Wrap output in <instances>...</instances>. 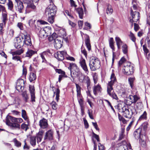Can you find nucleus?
Instances as JSON below:
<instances>
[{
	"instance_id": "nucleus-64",
	"label": "nucleus",
	"mask_w": 150,
	"mask_h": 150,
	"mask_svg": "<svg viewBox=\"0 0 150 150\" xmlns=\"http://www.w3.org/2000/svg\"><path fill=\"white\" fill-rule=\"evenodd\" d=\"M98 147L99 150H104V146L100 143L98 144Z\"/></svg>"
},
{
	"instance_id": "nucleus-49",
	"label": "nucleus",
	"mask_w": 150,
	"mask_h": 150,
	"mask_svg": "<svg viewBox=\"0 0 150 150\" xmlns=\"http://www.w3.org/2000/svg\"><path fill=\"white\" fill-rule=\"evenodd\" d=\"M129 36L131 39L134 42H135L136 41V38L134 35V34L131 32L130 33Z\"/></svg>"
},
{
	"instance_id": "nucleus-9",
	"label": "nucleus",
	"mask_w": 150,
	"mask_h": 150,
	"mask_svg": "<svg viewBox=\"0 0 150 150\" xmlns=\"http://www.w3.org/2000/svg\"><path fill=\"white\" fill-rule=\"evenodd\" d=\"M67 54V52L65 51H58L54 54V56L58 60L62 61Z\"/></svg>"
},
{
	"instance_id": "nucleus-11",
	"label": "nucleus",
	"mask_w": 150,
	"mask_h": 150,
	"mask_svg": "<svg viewBox=\"0 0 150 150\" xmlns=\"http://www.w3.org/2000/svg\"><path fill=\"white\" fill-rule=\"evenodd\" d=\"M79 64L81 68L83 70L85 73L88 74L89 71L86 62L85 60L83 58H81L80 60Z\"/></svg>"
},
{
	"instance_id": "nucleus-30",
	"label": "nucleus",
	"mask_w": 150,
	"mask_h": 150,
	"mask_svg": "<svg viewBox=\"0 0 150 150\" xmlns=\"http://www.w3.org/2000/svg\"><path fill=\"white\" fill-rule=\"evenodd\" d=\"M36 78V76L35 74L33 72L30 73L29 79L30 82L35 81Z\"/></svg>"
},
{
	"instance_id": "nucleus-48",
	"label": "nucleus",
	"mask_w": 150,
	"mask_h": 150,
	"mask_svg": "<svg viewBox=\"0 0 150 150\" xmlns=\"http://www.w3.org/2000/svg\"><path fill=\"white\" fill-rule=\"evenodd\" d=\"M8 8L10 9H12L13 7V4L12 2L10 0H8V2L7 3Z\"/></svg>"
},
{
	"instance_id": "nucleus-26",
	"label": "nucleus",
	"mask_w": 150,
	"mask_h": 150,
	"mask_svg": "<svg viewBox=\"0 0 150 150\" xmlns=\"http://www.w3.org/2000/svg\"><path fill=\"white\" fill-rule=\"evenodd\" d=\"M23 49L22 48L14 52H11V54L12 55H16L19 56L23 53Z\"/></svg>"
},
{
	"instance_id": "nucleus-5",
	"label": "nucleus",
	"mask_w": 150,
	"mask_h": 150,
	"mask_svg": "<svg viewBox=\"0 0 150 150\" xmlns=\"http://www.w3.org/2000/svg\"><path fill=\"white\" fill-rule=\"evenodd\" d=\"M130 15L132 18L130 19L129 21L131 23V26L132 27L133 26V22H137L139 20L140 18V13L135 10H131Z\"/></svg>"
},
{
	"instance_id": "nucleus-43",
	"label": "nucleus",
	"mask_w": 150,
	"mask_h": 150,
	"mask_svg": "<svg viewBox=\"0 0 150 150\" xmlns=\"http://www.w3.org/2000/svg\"><path fill=\"white\" fill-rule=\"evenodd\" d=\"M21 128L23 130H25L26 131L29 128L28 125H26L24 123H23L21 125Z\"/></svg>"
},
{
	"instance_id": "nucleus-38",
	"label": "nucleus",
	"mask_w": 150,
	"mask_h": 150,
	"mask_svg": "<svg viewBox=\"0 0 150 150\" xmlns=\"http://www.w3.org/2000/svg\"><path fill=\"white\" fill-rule=\"evenodd\" d=\"M12 56V59L13 60L16 61H19L21 62H22V60H21V57L20 56L16 55Z\"/></svg>"
},
{
	"instance_id": "nucleus-41",
	"label": "nucleus",
	"mask_w": 150,
	"mask_h": 150,
	"mask_svg": "<svg viewBox=\"0 0 150 150\" xmlns=\"http://www.w3.org/2000/svg\"><path fill=\"white\" fill-rule=\"evenodd\" d=\"M40 57L42 59V62H46V60L45 58V56H46V52H43L42 53L40 54Z\"/></svg>"
},
{
	"instance_id": "nucleus-32",
	"label": "nucleus",
	"mask_w": 150,
	"mask_h": 150,
	"mask_svg": "<svg viewBox=\"0 0 150 150\" xmlns=\"http://www.w3.org/2000/svg\"><path fill=\"white\" fill-rule=\"evenodd\" d=\"M147 114L146 111H144L143 114L139 117L138 121L146 120L147 118Z\"/></svg>"
},
{
	"instance_id": "nucleus-19",
	"label": "nucleus",
	"mask_w": 150,
	"mask_h": 150,
	"mask_svg": "<svg viewBox=\"0 0 150 150\" xmlns=\"http://www.w3.org/2000/svg\"><path fill=\"white\" fill-rule=\"evenodd\" d=\"M17 4V8L18 9H23L24 8V5H26L25 3L23 4L20 0H15Z\"/></svg>"
},
{
	"instance_id": "nucleus-53",
	"label": "nucleus",
	"mask_w": 150,
	"mask_h": 150,
	"mask_svg": "<svg viewBox=\"0 0 150 150\" xmlns=\"http://www.w3.org/2000/svg\"><path fill=\"white\" fill-rule=\"evenodd\" d=\"M143 50L144 51L146 55L147 53L149 52V50L147 48L145 44L143 45Z\"/></svg>"
},
{
	"instance_id": "nucleus-36",
	"label": "nucleus",
	"mask_w": 150,
	"mask_h": 150,
	"mask_svg": "<svg viewBox=\"0 0 150 150\" xmlns=\"http://www.w3.org/2000/svg\"><path fill=\"white\" fill-rule=\"evenodd\" d=\"M132 4L133 5V8L134 9L139 8V6L137 3V0H132Z\"/></svg>"
},
{
	"instance_id": "nucleus-56",
	"label": "nucleus",
	"mask_w": 150,
	"mask_h": 150,
	"mask_svg": "<svg viewBox=\"0 0 150 150\" xmlns=\"http://www.w3.org/2000/svg\"><path fill=\"white\" fill-rule=\"evenodd\" d=\"M85 77V76L83 75L81 73V75L79 77V81L81 82H83L84 81Z\"/></svg>"
},
{
	"instance_id": "nucleus-50",
	"label": "nucleus",
	"mask_w": 150,
	"mask_h": 150,
	"mask_svg": "<svg viewBox=\"0 0 150 150\" xmlns=\"http://www.w3.org/2000/svg\"><path fill=\"white\" fill-rule=\"evenodd\" d=\"M119 119L120 121H121L123 124H125L127 122V121L125 118L119 114L118 115Z\"/></svg>"
},
{
	"instance_id": "nucleus-21",
	"label": "nucleus",
	"mask_w": 150,
	"mask_h": 150,
	"mask_svg": "<svg viewBox=\"0 0 150 150\" xmlns=\"http://www.w3.org/2000/svg\"><path fill=\"white\" fill-rule=\"evenodd\" d=\"M102 89L99 85L95 86L93 88V92L95 95H97L98 93H100Z\"/></svg>"
},
{
	"instance_id": "nucleus-25",
	"label": "nucleus",
	"mask_w": 150,
	"mask_h": 150,
	"mask_svg": "<svg viewBox=\"0 0 150 150\" xmlns=\"http://www.w3.org/2000/svg\"><path fill=\"white\" fill-rule=\"evenodd\" d=\"M55 10H47L46 11L45 13L46 15H47L48 16L53 17L55 15L56 11Z\"/></svg>"
},
{
	"instance_id": "nucleus-4",
	"label": "nucleus",
	"mask_w": 150,
	"mask_h": 150,
	"mask_svg": "<svg viewBox=\"0 0 150 150\" xmlns=\"http://www.w3.org/2000/svg\"><path fill=\"white\" fill-rule=\"evenodd\" d=\"M68 69L70 70L71 75L72 78L76 76H77L78 73H80V72H79V68L77 67L75 63H70Z\"/></svg>"
},
{
	"instance_id": "nucleus-22",
	"label": "nucleus",
	"mask_w": 150,
	"mask_h": 150,
	"mask_svg": "<svg viewBox=\"0 0 150 150\" xmlns=\"http://www.w3.org/2000/svg\"><path fill=\"white\" fill-rule=\"evenodd\" d=\"M44 132L43 130H41L37 134L36 137L38 143L40 142L41 141Z\"/></svg>"
},
{
	"instance_id": "nucleus-10",
	"label": "nucleus",
	"mask_w": 150,
	"mask_h": 150,
	"mask_svg": "<svg viewBox=\"0 0 150 150\" xmlns=\"http://www.w3.org/2000/svg\"><path fill=\"white\" fill-rule=\"evenodd\" d=\"M24 80L21 79H19L16 83V88L19 92H22L24 88Z\"/></svg>"
},
{
	"instance_id": "nucleus-39",
	"label": "nucleus",
	"mask_w": 150,
	"mask_h": 150,
	"mask_svg": "<svg viewBox=\"0 0 150 150\" xmlns=\"http://www.w3.org/2000/svg\"><path fill=\"white\" fill-rule=\"evenodd\" d=\"M22 95L23 96L24 100L25 101V102H27L28 98V95L26 92L25 91L23 92L22 93Z\"/></svg>"
},
{
	"instance_id": "nucleus-61",
	"label": "nucleus",
	"mask_w": 150,
	"mask_h": 150,
	"mask_svg": "<svg viewBox=\"0 0 150 150\" xmlns=\"http://www.w3.org/2000/svg\"><path fill=\"white\" fill-rule=\"evenodd\" d=\"M78 100L81 107H82L83 104V101L82 98L80 97L79 98H78Z\"/></svg>"
},
{
	"instance_id": "nucleus-24",
	"label": "nucleus",
	"mask_w": 150,
	"mask_h": 150,
	"mask_svg": "<svg viewBox=\"0 0 150 150\" xmlns=\"http://www.w3.org/2000/svg\"><path fill=\"white\" fill-rule=\"evenodd\" d=\"M36 53V52L35 51L31 50H28L26 53L25 56L30 58L33 55Z\"/></svg>"
},
{
	"instance_id": "nucleus-63",
	"label": "nucleus",
	"mask_w": 150,
	"mask_h": 150,
	"mask_svg": "<svg viewBox=\"0 0 150 150\" xmlns=\"http://www.w3.org/2000/svg\"><path fill=\"white\" fill-rule=\"evenodd\" d=\"M56 72L58 73L59 74H65V72L62 71L61 69H56L55 70Z\"/></svg>"
},
{
	"instance_id": "nucleus-60",
	"label": "nucleus",
	"mask_w": 150,
	"mask_h": 150,
	"mask_svg": "<svg viewBox=\"0 0 150 150\" xmlns=\"http://www.w3.org/2000/svg\"><path fill=\"white\" fill-rule=\"evenodd\" d=\"M17 26L21 30H23V24L21 23H18L17 24Z\"/></svg>"
},
{
	"instance_id": "nucleus-37",
	"label": "nucleus",
	"mask_w": 150,
	"mask_h": 150,
	"mask_svg": "<svg viewBox=\"0 0 150 150\" xmlns=\"http://www.w3.org/2000/svg\"><path fill=\"white\" fill-rule=\"evenodd\" d=\"M126 59L124 57H122L120 60L119 61L118 63V67H120L121 65L123 64H124V63L126 62Z\"/></svg>"
},
{
	"instance_id": "nucleus-20",
	"label": "nucleus",
	"mask_w": 150,
	"mask_h": 150,
	"mask_svg": "<svg viewBox=\"0 0 150 150\" xmlns=\"http://www.w3.org/2000/svg\"><path fill=\"white\" fill-rule=\"evenodd\" d=\"M85 43L88 50L90 51L91 50V46L89 37L87 35L85 38Z\"/></svg>"
},
{
	"instance_id": "nucleus-35",
	"label": "nucleus",
	"mask_w": 150,
	"mask_h": 150,
	"mask_svg": "<svg viewBox=\"0 0 150 150\" xmlns=\"http://www.w3.org/2000/svg\"><path fill=\"white\" fill-rule=\"evenodd\" d=\"M21 115L22 117L25 120H27L28 119V117L27 115L26 111L24 110H22L21 111Z\"/></svg>"
},
{
	"instance_id": "nucleus-13",
	"label": "nucleus",
	"mask_w": 150,
	"mask_h": 150,
	"mask_svg": "<svg viewBox=\"0 0 150 150\" xmlns=\"http://www.w3.org/2000/svg\"><path fill=\"white\" fill-rule=\"evenodd\" d=\"M29 91L31 96V101L32 102H35V89L33 86L30 85L29 86Z\"/></svg>"
},
{
	"instance_id": "nucleus-23",
	"label": "nucleus",
	"mask_w": 150,
	"mask_h": 150,
	"mask_svg": "<svg viewBox=\"0 0 150 150\" xmlns=\"http://www.w3.org/2000/svg\"><path fill=\"white\" fill-rule=\"evenodd\" d=\"M4 11L3 12L2 14V22L4 25H5L6 22L8 20L7 18V14L6 13L5 10H3Z\"/></svg>"
},
{
	"instance_id": "nucleus-14",
	"label": "nucleus",
	"mask_w": 150,
	"mask_h": 150,
	"mask_svg": "<svg viewBox=\"0 0 150 150\" xmlns=\"http://www.w3.org/2000/svg\"><path fill=\"white\" fill-rule=\"evenodd\" d=\"M53 137V132L51 130H50L46 132L44 137V139L52 140Z\"/></svg>"
},
{
	"instance_id": "nucleus-55",
	"label": "nucleus",
	"mask_w": 150,
	"mask_h": 150,
	"mask_svg": "<svg viewBox=\"0 0 150 150\" xmlns=\"http://www.w3.org/2000/svg\"><path fill=\"white\" fill-rule=\"evenodd\" d=\"M81 52L84 55L85 57L87 58V53L86 51L85 48L83 47H82L81 48Z\"/></svg>"
},
{
	"instance_id": "nucleus-59",
	"label": "nucleus",
	"mask_w": 150,
	"mask_h": 150,
	"mask_svg": "<svg viewBox=\"0 0 150 150\" xmlns=\"http://www.w3.org/2000/svg\"><path fill=\"white\" fill-rule=\"evenodd\" d=\"M23 73L22 74L23 75L25 76L27 74V71L26 68L24 67V65L23 66Z\"/></svg>"
},
{
	"instance_id": "nucleus-12",
	"label": "nucleus",
	"mask_w": 150,
	"mask_h": 150,
	"mask_svg": "<svg viewBox=\"0 0 150 150\" xmlns=\"http://www.w3.org/2000/svg\"><path fill=\"white\" fill-rule=\"evenodd\" d=\"M23 37V45L25 44L26 45L31 46L32 45V43L30 36L28 34L24 35Z\"/></svg>"
},
{
	"instance_id": "nucleus-46",
	"label": "nucleus",
	"mask_w": 150,
	"mask_h": 150,
	"mask_svg": "<svg viewBox=\"0 0 150 150\" xmlns=\"http://www.w3.org/2000/svg\"><path fill=\"white\" fill-rule=\"evenodd\" d=\"M115 40L116 42V45H122V42L120 38L116 37L115 38Z\"/></svg>"
},
{
	"instance_id": "nucleus-62",
	"label": "nucleus",
	"mask_w": 150,
	"mask_h": 150,
	"mask_svg": "<svg viewBox=\"0 0 150 150\" xmlns=\"http://www.w3.org/2000/svg\"><path fill=\"white\" fill-rule=\"evenodd\" d=\"M139 98L137 95L133 96V100L132 101L133 103H135L138 100Z\"/></svg>"
},
{
	"instance_id": "nucleus-8",
	"label": "nucleus",
	"mask_w": 150,
	"mask_h": 150,
	"mask_svg": "<svg viewBox=\"0 0 150 150\" xmlns=\"http://www.w3.org/2000/svg\"><path fill=\"white\" fill-rule=\"evenodd\" d=\"M120 110L123 113V115L125 117L129 119L132 117L133 112L131 110L130 112L128 109L126 108V107H123Z\"/></svg>"
},
{
	"instance_id": "nucleus-58",
	"label": "nucleus",
	"mask_w": 150,
	"mask_h": 150,
	"mask_svg": "<svg viewBox=\"0 0 150 150\" xmlns=\"http://www.w3.org/2000/svg\"><path fill=\"white\" fill-rule=\"evenodd\" d=\"M133 122H134V121L132 120L129 123L128 126L127 127V128L126 129V130L127 131H129L130 130V129L131 127L133 124Z\"/></svg>"
},
{
	"instance_id": "nucleus-17",
	"label": "nucleus",
	"mask_w": 150,
	"mask_h": 150,
	"mask_svg": "<svg viewBox=\"0 0 150 150\" xmlns=\"http://www.w3.org/2000/svg\"><path fill=\"white\" fill-rule=\"evenodd\" d=\"M141 128H138V129L136 130L134 132L133 135L136 139H140L142 140L141 138Z\"/></svg>"
},
{
	"instance_id": "nucleus-16",
	"label": "nucleus",
	"mask_w": 150,
	"mask_h": 150,
	"mask_svg": "<svg viewBox=\"0 0 150 150\" xmlns=\"http://www.w3.org/2000/svg\"><path fill=\"white\" fill-rule=\"evenodd\" d=\"M39 125L40 127L43 129H45L47 128L48 124L47 120L46 119L43 118L39 121Z\"/></svg>"
},
{
	"instance_id": "nucleus-52",
	"label": "nucleus",
	"mask_w": 150,
	"mask_h": 150,
	"mask_svg": "<svg viewBox=\"0 0 150 150\" xmlns=\"http://www.w3.org/2000/svg\"><path fill=\"white\" fill-rule=\"evenodd\" d=\"M125 132L124 129H122L121 132L120 134L119 140H121L124 137V133Z\"/></svg>"
},
{
	"instance_id": "nucleus-2",
	"label": "nucleus",
	"mask_w": 150,
	"mask_h": 150,
	"mask_svg": "<svg viewBox=\"0 0 150 150\" xmlns=\"http://www.w3.org/2000/svg\"><path fill=\"white\" fill-rule=\"evenodd\" d=\"M133 67V66L131 64L130 62H127L124 63V66L122 67V72L127 75L132 74L134 72Z\"/></svg>"
},
{
	"instance_id": "nucleus-18",
	"label": "nucleus",
	"mask_w": 150,
	"mask_h": 150,
	"mask_svg": "<svg viewBox=\"0 0 150 150\" xmlns=\"http://www.w3.org/2000/svg\"><path fill=\"white\" fill-rule=\"evenodd\" d=\"M16 118L10 116H8L6 117V123L9 124L11 123L16 122Z\"/></svg>"
},
{
	"instance_id": "nucleus-51",
	"label": "nucleus",
	"mask_w": 150,
	"mask_h": 150,
	"mask_svg": "<svg viewBox=\"0 0 150 150\" xmlns=\"http://www.w3.org/2000/svg\"><path fill=\"white\" fill-rule=\"evenodd\" d=\"M0 54L1 55L2 57H4L5 58L6 60L5 62L4 63H3L2 64H6V59L7 58V56L6 55L5 53L4 52L2 51L1 52H0Z\"/></svg>"
},
{
	"instance_id": "nucleus-44",
	"label": "nucleus",
	"mask_w": 150,
	"mask_h": 150,
	"mask_svg": "<svg viewBox=\"0 0 150 150\" xmlns=\"http://www.w3.org/2000/svg\"><path fill=\"white\" fill-rule=\"evenodd\" d=\"M134 78H130L128 79V81L132 88L133 86V82L134 81Z\"/></svg>"
},
{
	"instance_id": "nucleus-3",
	"label": "nucleus",
	"mask_w": 150,
	"mask_h": 150,
	"mask_svg": "<svg viewBox=\"0 0 150 150\" xmlns=\"http://www.w3.org/2000/svg\"><path fill=\"white\" fill-rule=\"evenodd\" d=\"M89 65L92 71H95L100 68V62L97 58H92L90 61Z\"/></svg>"
},
{
	"instance_id": "nucleus-29",
	"label": "nucleus",
	"mask_w": 150,
	"mask_h": 150,
	"mask_svg": "<svg viewBox=\"0 0 150 150\" xmlns=\"http://www.w3.org/2000/svg\"><path fill=\"white\" fill-rule=\"evenodd\" d=\"M109 46L112 49L113 52L115 50V47L114 46V42L112 38H110L109 40Z\"/></svg>"
},
{
	"instance_id": "nucleus-40",
	"label": "nucleus",
	"mask_w": 150,
	"mask_h": 150,
	"mask_svg": "<svg viewBox=\"0 0 150 150\" xmlns=\"http://www.w3.org/2000/svg\"><path fill=\"white\" fill-rule=\"evenodd\" d=\"M76 88L77 96L78 97L80 96L81 94V88L77 84H76Z\"/></svg>"
},
{
	"instance_id": "nucleus-47",
	"label": "nucleus",
	"mask_w": 150,
	"mask_h": 150,
	"mask_svg": "<svg viewBox=\"0 0 150 150\" xmlns=\"http://www.w3.org/2000/svg\"><path fill=\"white\" fill-rule=\"evenodd\" d=\"M50 105L52 106V108L53 109L56 110L57 109V104L55 102L53 101L51 103Z\"/></svg>"
},
{
	"instance_id": "nucleus-42",
	"label": "nucleus",
	"mask_w": 150,
	"mask_h": 150,
	"mask_svg": "<svg viewBox=\"0 0 150 150\" xmlns=\"http://www.w3.org/2000/svg\"><path fill=\"white\" fill-rule=\"evenodd\" d=\"M76 11L78 13L79 18L82 19L84 14L83 10H76Z\"/></svg>"
},
{
	"instance_id": "nucleus-27",
	"label": "nucleus",
	"mask_w": 150,
	"mask_h": 150,
	"mask_svg": "<svg viewBox=\"0 0 150 150\" xmlns=\"http://www.w3.org/2000/svg\"><path fill=\"white\" fill-rule=\"evenodd\" d=\"M30 143L33 146H34L36 145V137L35 136H31L30 137Z\"/></svg>"
},
{
	"instance_id": "nucleus-45",
	"label": "nucleus",
	"mask_w": 150,
	"mask_h": 150,
	"mask_svg": "<svg viewBox=\"0 0 150 150\" xmlns=\"http://www.w3.org/2000/svg\"><path fill=\"white\" fill-rule=\"evenodd\" d=\"M13 142L15 144V145L17 147H19L21 146V143L18 141L16 138L13 139Z\"/></svg>"
},
{
	"instance_id": "nucleus-31",
	"label": "nucleus",
	"mask_w": 150,
	"mask_h": 150,
	"mask_svg": "<svg viewBox=\"0 0 150 150\" xmlns=\"http://www.w3.org/2000/svg\"><path fill=\"white\" fill-rule=\"evenodd\" d=\"M50 4L48 5L46 9H55L57 8L56 6L52 2V0H49Z\"/></svg>"
},
{
	"instance_id": "nucleus-7",
	"label": "nucleus",
	"mask_w": 150,
	"mask_h": 150,
	"mask_svg": "<svg viewBox=\"0 0 150 150\" xmlns=\"http://www.w3.org/2000/svg\"><path fill=\"white\" fill-rule=\"evenodd\" d=\"M24 38L22 36H20L16 38L14 40V46L17 49L20 48L23 45V40Z\"/></svg>"
},
{
	"instance_id": "nucleus-1",
	"label": "nucleus",
	"mask_w": 150,
	"mask_h": 150,
	"mask_svg": "<svg viewBox=\"0 0 150 150\" xmlns=\"http://www.w3.org/2000/svg\"><path fill=\"white\" fill-rule=\"evenodd\" d=\"M110 79L111 81L109 82L107 86V91L108 93L113 98L117 100L118 98L116 94L113 92H112V91H113V90L112 86L114 82L116 81L115 74L114 73H112L111 75Z\"/></svg>"
},
{
	"instance_id": "nucleus-28",
	"label": "nucleus",
	"mask_w": 150,
	"mask_h": 150,
	"mask_svg": "<svg viewBox=\"0 0 150 150\" xmlns=\"http://www.w3.org/2000/svg\"><path fill=\"white\" fill-rule=\"evenodd\" d=\"M8 125L10 126L13 129L16 128L20 129V125L17 122L11 123L7 124Z\"/></svg>"
},
{
	"instance_id": "nucleus-34",
	"label": "nucleus",
	"mask_w": 150,
	"mask_h": 150,
	"mask_svg": "<svg viewBox=\"0 0 150 150\" xmlns=\"http://www.w3.org/2000/svg\"><path fill=\"white\" fill-rule=\"evenodd\" d=\"M122 50L123 53L127 54L128 52V47L126 44H124L122 46Z\"/></svg>"
},
{
	"instance_id": "nucleus-15",
	"label": "nucleus",
	"mask_w": 150,
	"mask_h": 150,
	"mask_svg": "<svg viewBox=\"0 0 150 150\" xmlns=\"http://www.w3.org/2000/svg\"><path fill=\"white\" fill-rule=\"evenodd\" d=\"M54 46L57 49L60 48L62 45V41L60 38H57L55 40Z\"/></svg>"
},
{
	"instance_id": "nucleus-54",
	"label": "nucleus",
	"mask_w": 150,
	"mask_h": 150,
	"mask_svg": "<svg viewBox=\"0 0 150 150\" xmlns=\"http://www.w3.org/2000/svg\"><path fill=\"white\" fill-rule=\"evenodd\" d=\"M69 11H70V10H66L65 13H64V14L66 16L67 15L70 17L72 18L73 17Z\"/></svg>"
},
{
	"instance_id": "nucleus-33",
	"label": "nucleus",
	"mask_w": 150,
	"mask_h": 150,
	"mask_svg": "<svg viewBox=\"0 0 150 150\" xmlns=\"http://www.w3.org/2000/svg\"><path fill=\"white\" fill-rule=\"evenodd\" d=\"M57 35L55 33H53L50 37L48 38V40L50 41H52L53 40L55 41V40L57 39Z\"/></svg>"
},
{
	"instance_id": "nucleus-6",
	"label": "nucleus",
	"mask_w": 150,
	"mask_h": 150,
	"mask_svg": "<svg viewBox=\"0 0 150 150\" xmlns=\"http://www.w3.org/2000/svg\"><path fill=\"white\" fill-rule=\"evenodd\" d=\"M51 29L49 27H46L41 28L40 30L38 35L41 38H45L48 36L51 33Z\"/></svg>"
},
{
	"instance_id": "nucleus-57",
	"label": "nucleus",
	"mask_w": 150,
	"mask_h": 150,
	"mask_svg": "<svg viewBox=\"0 0 150 150\" xmlns=\"http://www.w3.org/2000/svg\"><path fill=\"white\" fill-rule=\"evenodd\" d=\"M54 17L48 16V21L51 23H52L54 21Z\"/></svg>"
}]
</instances>
